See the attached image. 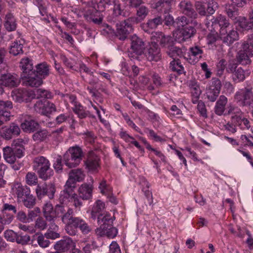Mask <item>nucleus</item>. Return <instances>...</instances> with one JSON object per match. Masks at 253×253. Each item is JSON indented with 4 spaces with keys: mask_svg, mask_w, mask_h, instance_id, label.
I'll use <instances>...</instances> for the list:
<instances>
[{
    "mask_svg": "<svg viewBox=\"0 0 253 253\" xmlns=\"http://www.w3.org/2000/svg\"><path fill=\"white\" fill-rule=\"evenodd\" d=\"M82 70L87 74L85 79L84 76H82V78L90 85V86H88L87 87V90L88 91L89 93L91 94L93 97L97 100L99 99V101L101 102L102 100L101 92L107 93L106 89L102 84H98L97 81L94 79L93 72L84 64L80 65V71L81 72Z\"/></svg>",
    "mask_w": 253,
    "mask_h": 253,
    "instance_id": "obj_1",
    "label": "nucleus"
},
{
    "mask_svg": "<svg viewBox=\"0 0 253 253\" xmlns=\"http://www.w3.org/2000/svg\"><path fill=\"white\" fill-rule=\"evenodd\" d=\"M50 163L48 159L43 156L35 158L33 161V169L43 180H46L53 175V171L50 168Z\"/></svg>",
    "mask_w": 253,
    "mask_h": 253,
    "instance_id": "obj_2",
    "label": "nucleus"
},
{
    "mask_svg": "<svg viewBox=\"0 0 253 253\" xmlns=\"http://www.w3.org/2000/svg\"><path fill=\"white\" fill-rule=\"evenodd\" d=\"M83 155L80 147L77 146L72 147L63 155V161L68 167L72 168L79 165Z\"/></svg>",
    "mask_w": 253,
    "mask_h": 253,
    "instance_id": "obj_3",
    "label": "nucleus"
},
{
    "mask_svg": "<svg viewBox=\"0 0 253 253\" xmlns=\"http://www.w3.org/2000/svg\"><path fill=\"white\" fill-rule=\"evenodd\" d=\"M253 88L247 86L237 92L235 98L238 101H241L242 105L249 107L253 104Z\"/></svg>",
    "mask_w": 253,
    "mask_h": 253,
    "instance_id": "obj_4",
    "label": "nucleus"
},
{
    "mask_svg": "<svg viewBox=\"0 0 253 253\" xmlns=\"http://www.w3.org/2000/svg\"><path fill=\"white\" fill-rule=\"evenodd\" d=\"M226 70L227 72L232 74V80L235 83L243 82L248 76L246 70L241 67H238L237 64L234 63H230Z\"/></svg>",
    "mask_w": 253,
    "mask_h": 253,
    "instance_id": "obj_5",
    "label": "nucleus"
},
{
    "mask_svg": "<svg viewBox=\"0 0 253 253\" xmlns=\"http://www.w3.org/2000/svg\"><path fill=\"white\" fill-rule=\"evenodd\" d=\"M13 107L10 101H0V126L9 121L12 116L10 112Z\"/></svg>",
    "mask_w": 253,
    "mask_h": 253,
    "instance_id": "obj_6",
    "label": "nucleus"
},
{
    "mask_svg": "<svg viewBox=\"0 0 253 253\" xmlns=\"http://www.w3.org/2000/svg\"><path fill=\"white\" fill-rule=\"evenodd\" d=\"M103 10V9L96 10L95 8H89L85 10L84 17L88 22H92L95 24H100L103 20V16L100 11Z\"/></svg>",
    "mask_w": 253,
    "mask_h": 253,
    "instance_id": "obj_7",
    "label": "nucleus"
},
{
    "mask_svg": "<svg viewBox=\"0 0 253 253\" xmlns=\"http://www.w3.org/2000/svg\"><path fill=\"white\" fill-rule=\"evenodd\" d=\"M219 38L222 42L230 45L239 39V35L236 30L228 28L227 30L222 29L220 31Z\"/></svg>",
    "mask_w": 253,
    "mask_h": 253,
    "instance_id": "obj_8",
    "label": "nucleus"
},
{
    "mask_svg": "<svg viewBox=\"0 0 253 253\" xmlns=\"http://www.w3.org/2000/svg\"><path fill=\"white\" fill-rule=\"evenodd\" d=\"M20 129L18 125L12 123L7 126L2 127L0 129V135L5 140L11 139L13 136H17L20 134Z\"/></svg>",
    "mask_w": 253,
    "mask_h": 253,
    "instance_id": "obj_9",
    "label": "nucleus"
},
{
    "mask_svg": "<svg viewBox=\"0 0 253 253\" xmlns=\"http://www.w3.org/2000/svg\"><path fill=\"white\" fill-rule=\"evenodd\" d=\"M133 30V27L129 26L125 20L116 24V35L120 40H125Z\"/></svg>",
    "mask_w": 253,
    "mask_h": 253,
    "instance_id": "obj_10",
    "label": "nucleus"
},
{
    "mask_svg": "<svg viewBox=\"0 0 253 253\" xmlns=\"http://www.w3.org/2000/svg\"><path fill=\"white\" fill-rule=\"evenodd\" d=\"M23 78L24 80L23 83L26 86L38 87L43 83L42 78L39 77L35 73V71L33 73L24 75Z\"/></svg>",
    "mask_w": 253,
    "mask_h": 253,
    "instance_id": "obj_11",
    "label": "nucleus"
},
{
    "mask_svg": "<svg viewBox=\"0 0 253 253\" xmlns=\"http://www.w3.org/2000/svg\"><path fill=\"white\" fill-rule=\"evenodd\" d=\"M145 55L150 61H158L161 57L160 48L156 42H152L146 50Z\"/></svg>",
    "mask_w": 253,
    "mask_h": 253,
    "instance_id": "obj_12",
    "label": "nucleus"
},
{
    "mask_svg": "<svg viewBox=\"0 0 253 253\" xmlns=\"http://www.w3.org/2000/svg\"><path fill=\"white\" fill-rule=\"evenodd\" d=\"M75 247V243L69 237H65L57 241L54 245L55 250H59L62 253H65Z\"/></svg>",
    "mask_w": 253,
    "mask_h": 253,
    "instance_id": "obj_13",
    "label": "nucleus"
},
{
    "mask_svg": "<svg viewBox=\"0 0 253 253\" xmlns=\"http://www.w3.org/2000/svg\"><path fill=\"white\" fill-rule=\"evenodd\" d=\"M0 82L2 85L8 87H16L20 84L17 76L9 73L1 74Z\"/></svg>",
    "mask_w": 253,
    "mask_h": 253,
    "instance_id": "obj_14",
    "label": "nucleus"
},
{
    "mask_svg": "<svg viewBox=\"0 0 253 253\" xmlns=\"http://www.w3.org/2000/svg\"><path fill=\"white\" fill-rule=\"evenodd\" d=\"M179 7L185 15L192 19H197L198 14L193 7V5L190 1L183 0L179 3Z\"/></svg>",
    "mask_w": 253,
    "mask_h": 253,
    "instance_id": "obj_15",
    "label": "nucleus"
},
{
    "mask_svg": "<svg viewBox=\"0 0 253 253\" xmlns=\"http://www.w3.org/2000/svg\"><path fill=\"white\" fill-rule=\"evenodd\" d=\"M211 26L214 30H219V32L222 29L227 30L229 27L230 24L225 16L219 15L215 17H213L211 20Z\"/></svg>",
    "mask_w": 253,
    "mask_h": 253,
    "instance_id": "obj_16",
    "label": "nucleus"
},
{
    "mask_svg": "<svg viewBox=\"0 0 253 253\" xmlns=\"http://www.w3.org/2000/svg\"><path fill=\"white\" fill-rule=\"evenodd\" d=\"M198 23L195 19H192L188 17L186 15H181L178 16L175 19V28L180 29L189 25H198Z\"/></svg>",
    "mask_w": 253,
    "mask_h": 253,
    "instance_id": "obj_17",
    "label": "nucleus"
},
{
    "mask_svg": "<svg viewBox=\"0 0 253 253\" xmlns=\"http://www.w3.org/2000/svg\"><path fill=\"white\" fill-rule=\"evenodd\" d=\"M131 48L133 52L138 54H142L144 52L145 44L144 42L136 35L131 38Z\"/></svg>",
    "mask_w": 253,
    "mask_h": 253,
    "instance_id": "obj_18",
    "label": "nucleus"
},
{
    "mask_svg": "<svg viewBox=\"0 0 253 253\" xmlns=\"http://www.w3.org/2000/svg\"><path fill=\"white\" fill-rule=\"evenodd\" d=\"M95 233L98 236L106 235L109 238H113L116 236L118 230L112 226H107L106 228H104V226H101L95 229Z\"/></svg>",
    "mask_w": 253,
    "mask_h": 253,
    "instance_id": "obj_19",
    "label": "nucleus"
},
{
    "mask_svg": "<svg viewBox=\"0 0 253 253\" xmlns=\"http://www.w3.org/2000/svg\"><path fill=\"white\" fill-rule=\"evenodd\" d=\"M242 116L237 115L231 116L230 120L224 126L225 129L232 133L237 132V126H241L242 125Z\"/></svg>",
    "mask_w": 253,
    "mask_h": 253,
    "instance_id": "obj_20",
    "label": "nucleus"
},
{
    "mask_svg": "<svg viewBox=\"0 0 253 253\" xmlns=\"http://www.w3.org/2000/svg\"><path fill=\"white\" fill-rule=\"evenodd\" d=\"M12 190L13 193L16 194L18 198H23L28 193H30L29 188L23 186L20 183H14L12 187Z\"/></svg>",
    "mask_w": 253,
    "mask_h": 253,
    "instance_id": "obj_21",
    "label": "nucleus"
},
{
    "mask_svg": "<svg viewBox=\"0 0 253 253\" xmlns=\"http://www.w3.org/2000/svg\"><path fill=\"white\" fill-rule=\"evenodd\" d=\"M99 157L93 153H90L85 163L87 168L91 170H96L99 167Z\"/></svg>",
    "mask_w": 253,
    "mask_h": 253,
    "instance_id": "obj_22",
    "label": "nucleus"
},
{
    "mask_svg": "<svg viewBox=\"0 0 253 253\" xmlns=\"http://www.w3.org/2000/svg\"><path fill=\"white\" fill-rule=\"evenodd\" d=\"M153 8L167 14L171 9V2L169 0H160L153 5Z\"/></svg>",
    "mask_w": 253,
    "mask_h": 253,
    "instance_id": "obj_23",
    "label": "nucleus"
},
{
    "mask_svg": "<svg viewBox=\"0 0 253 253\" xmlns=\"http://www.w3.org/2000/svg\"><path fill=\"white\" fill-rule=\"evenodd\" d=\"M39 124L32 119L26 120L21 125L22 129L25 132H33L39 128Z\"/></svg>",
    "mask_w": 253,
    "mask_h": 253,
    "instance_id": "obj_24",
    "label": "nucleus"
},
{
    "mask_svg": "<svg viewBox=\"0 0 253 253\" xmlns=\"http://www.w3.org/2000/svg\"><path fill=\"white\" fill-rule=\"evenodd\" d=\"M79 196L83 200L89 199L92 195V188L87 184H84L79 188Z\"/></svg>",
    "mask_w": 253,
    "mask_h": 253,
    "instance_id": "obj_25",
    "label": "nucleus"
},
{
    "mask_svg": "<svg viewBox=\"0 0 253 253\" xmlns=\"http://www.w3.org/2000/svg\"><path fill=\"white\" fill-rule=\"evenodd\" d=\"M2 151L3 158L6 162L13 164L15 162L16 157L11 147L6 146L2 149Z\"/></svg>",
    "mask_w": 253,
    "mask_h": 253,
    "instance_id": "obj_26",
    "label": "nucleus"
},
{
    "mask_svg": "<svg viewBox=\"0 0 253 253\" xmlns=\"http://www.w3.org/2000/svg\"><path fill=\"white\" fill-rule=\"evenodd\" d=\"M225 10L228 16L232 20L235 21V22L238 21V9L234 5L229 3L226 4L225 5Z\"/></svg>",
    "mask_w": 253,
    "mask_h": 253,
    "instance_id": "obj_27",
    "label": "nucleus"
},
{
    "mask_svg": "<svg viewBox=\"0 0 253 253\" xmlns=\"http://www.w3.org/2000/svg\"><path fill=\"white\" fill-rule=\"evenodd\" d=\"M58 227L55 223L49 224L47 232L44 234L46 239L55 240L60 237V234L57 232Z\"/></svg>",
    "mask_w": 253,
    "mask_h": 253,
    "instance_id": "obj_28",
    "label": "nucleus"
},
{
    "mask_svg": "<svg viewBox=\"0 0 253 253\" xmlns=\"http://www.w3.org/2000/svg\"><path fill=\"white\" fill-rule=\"evenodd\" d=\"M4 27L8 31H13L16 30V21L12 13H8L5 15Z\"/></svg>",
    "mask_w": 253,
    "mask_h": 253,
    "instance_id": "obj_29",
    "label": "nucleus"
},
{
    "mask_svg": "<svg viewBox=\"0 0 253 253\" xmlns=\"http://www.w3.org/2000/svg\"><path fill=\"white\" fill-rule=\"evenodd\" d=\"M227 102V98L224 95H221L216 103L215 113L218 115H221L225 111V105Z\"/></svg>",
    "mask_w": 253,
    "mask_h": 253,
    "instance_id": "obj_30",
    "label": "nucleus"
},
{
    "mask_svg": "<svg viewBox=\"0 0 253 253\" xmlns=\"http://www.w3.org/2000/svg\"><path fill=\"white\" fill-rule=\"evenodd\" d=\"M78 228H79L78 219H75L71 222L66 224L65 229L68 235L75 236L78 232Z\"/></svg>",
    "mask_w": 253,
    "mask_h": 253,
    "instance_id": "obj_31",
    "label": "nucleus"
},
{
    "mask_svg": "<svg viewBox=\"0 0 253 253\" xmlns=\"http://www.w3.org/2000/svg\"><path fill=\"white\" fill-rule=\"evenodd\" d=\"M11 96L14 100L21 102L26 99L27 92L26 90L18 88L13 90L11 92Z\"/></svg>",
    "mask_w": 253,
    "mask_h": 253,
    "instance_id": "obj_32",
    "label": "nucleus"
},
{
    "mask_svg": "<svg viewBox=\"0 0 253 253\" xmlns=\"http://www.w3.org/2000/svg\"><path fill=\"white\" fill-rule=\"evenodd\" d=\"M115 219V217H112L110 214H106L103 215L100 214L98 216V222L100 225V226H103L104 228L107 226H111Z\"/></svg>",
    "mask_w": 253,
    "mask_h": 253,
    "instance_id": "obj_33",
    "label": "nucleus"
},
{
    "mask_svg": "<svg viewBox=\"0 0 253 253\" xmlns=\"http://www.w3.org/2000/svg\"><path fill=\"white\" fill-rule=\"evenodd\" d=\"M167 53L171 58L177 59V57L183 56L182 49L174 45V42L166 50Z\"/></svg>",
    "mask_w": 253,
    "mask_h": 253,
    "instance_id": "obj_34",
    "label": "nucleus"
},
{
    "mask_svg": "<svg viewBox=\"0 0 253 253\" xmlns=\"http://www.w3.org/2000/svg\"><path fill=\"white\" fill-rule=\"evenodd\" d=\"M20 64L24 73L23 76L35 71V70H33V64L29 58L22 59L20 62Z\"/></svg>",
    "mask_w": 253,
    "mask_h": 253,
    "instance_id": "obj_35",
    "label": "nucleus"
},
{
    "mask_svg": "<svg viewBox=\"0 0 253 253\" xmlns=\"http://www.w3.org/2000/svg\"><path fill=\"white\" fill-rule=\"evenodd\" d=\"M36 74L43 78L49 75V67L48 65L45 63H42L36 66Z\"/></svg>",
    "mask_w": 253,
    "mask_h": 253,
    "instance_id": "obj_36",
    "label": "nucleus"
},
{
    "mask_svg": "<svg viewBox=\"0 0 253 253\" xmlns=\"http://www.w3.org/2000/svg\"><path fill=\"white\" fill-rule=\"evenodd\" d=\"M74 193L63 189L60 193L59 201L61 204H67L72 199Z\"/></svg>",
    "mask_w": 253,
    "mask_h": 253,
    "instance_id": "obj_37",
    "label": "nucleus"
},
{
    "mask_svg": "<svg viewBox=\"0 0 253 253\" xmlns=\"http://www.w3.org/2000/svg\"><path fill=\"white\" fill-rule=\"evenodd\" d=\"M250 56H251L246 52L240 50L237 54L236 58L240 64L246 65L250 64L251 62Z\"/></svg>",
    "mask_w": 253,
    "mask_h": 253,
    "instance_id": "obj_38",
    "label": "nucleus"
},
{
    "mask_svg": "<svg viewBox=\"0 0 253 253\" xmlns=\"http://www.w3.org/2000/svg\"><path fill=\"white\" fill-rule=\"evenodd\" d=\"M114 6L113 8V15L115 17L119 16H125L124 9L123 8L121 3L119 0H114Z\"/></svg>",
    "mask_w": 253,
    "mask_h": 253,
    "instance_id": "obj_39",
    "label": "nucleus"
},
{
    "mask_svg": "<svg viewBox=\"0 0 253 253\" xmlns=\"http://www.w3.org/2000/svg\"><path fill=\"white\" fill-rule=\"evenodd\" d=\"M84 176L83 171L79 169H72L69 173V177L76 182L82 181Z\"/></svg>",
    "mask_w": 253,
    "mask_h": 253,
    "instance_id": "obj_40",
    "label": "nucleus"
},
{
    "mask_svg": "<svg viewBox=\"0 0 253 253\" xmlns=\"http://www.w3.org/2000/svg\"><path fill=\"white\" fill-rule=\"evenodd\" d=\"M189 86L190 88L192 96H200L201 94L199 85L195 80H191L189 82Z\"/></svg>",
    "mask_w": 253,
    "mask_h": 253,
    "instance_id": "obj_41",
    "label": "nucleus"
},
{
    "mask_svg": "<svg viewBox=\"0 0 253 253\" xmlns=\"http://www.w3.org/2000/svg\"><path fill=\"white\" fill-rule=\"evenodd\" d=\"M163 22V18L161 16H157L153 19L147 21V26L151 29H155L157 27L162 25Z\"/></svg>",
    "mask_w": 253,
    "mask_h": 253,
    "instance_id": "obj_42",
    "label": "nucleus"
},
{
    "mask_svg": "<svg viewBox=\"0 0 253 253\" xmlns=\"http://www.w3.org/2000/svg\"><path fill=\"white\" fill-rule=\"evenodd\" d=\"M79 228L84 235L89 234L92 231V228L83 219L79 218Z\"/></svg>",
    "mask_w": 253,
    "mask_h": 253,
    "instance_id": "obj_43",
    "label": "nucleus"
},
{
    "mask_svg": "<svg viewBox=\"0 0 253 253\" xmlns=\"http://www.w3.org/2000/svg\"><path fill=\"white\" fill-rule=\"evenodd\" d=\"M35 236L37 237L38 244L41 247L45 248L49 246L50 242L48 239L46 238L45 234L40 233L36 234Z\"/></svg>",
    "mask_w": 253,
    "mask_h": 253,
    "instance_id": "obj_44",
    "label": "nucleus"
},
{
    "mask_svg": "<svg viewBox=\"0 0 253 253\" xmlns=\"http://www.w3.org/2000/svg\"><path fill=\"white\" fill-rule=\"evenodd\" d=\"M196 25H189L186 27L182 28L181 31V34L185 39H188L193 36L196 32L194 26Z\"/></svg>",
    "mask_w": 253,
    "mask_h": 253,
    "instance_id": "obj_45",
    "label": "nucleus"
},
{
    "mask_svg": "<svg viewBox=\"0 0 253 253\" xmlns=\"http://www.w3.org/2000/svg\"><path fill=\"white\" fill-rule=\"evenodd\" d=\"M73 210L71 208H68L65 213L62 215L61 220L63 223L67 224L71 222V221L75 219H79V217L73 216Z\"/></svg>",
    "mask_w": 253,
    "mask_h": 253,
    "instance_id": "obj_46",
    "label": "nucleus"
},
{
    "mask_svg": "<svg viewBox=\"0 0 253 253\" xmlns=\"http://www.w3.org/2000/svg\"><path fill=\"white\" fill-rule=\"evenodd\" d=\"M170 68L172 71L177 72L178 74H181L184 72V68L178 59H174L170 62Z\"/></svg>",
    "mask_w": 253,
    "mask_h": 253,
    "instance_id": "obj_47",
    "label": "nucleus"
},
{
    "mask_svg": "<svg viewBox=\"0 0 253 253\" xmlns=\"http://www.w3.org/2000/svg\"><path fill=\"white\" fill-rule=\"evenodd\" d=\"M23 45L19 43L17 41L14 42L10 46L9 53L14 56L23 53Z\"/></svg>",
    "mask_w": 253,
    "mask_h": 253,
    "instance_id": "obj_48",
    "label": "nucleus"
},
{
    "mask_svg": "<svg viewBox=\"0 0 253 253\" xmlns=\"http://www.w3.org/2000/svg\"><path fill=\"white\" fill-rule=\"evenodd\" d=\"M105 208V204L101 200H97L93 206L91 211V217L95 218V214L99 213Z\"/></svg>",
    "mask_w": 253,
    "mask_h": 253,
    "instance_id": "obj_49",
    "label": "nucleus"
},
{
    "mask_svg": "<svg viewBox=\"0 0 253 253\" xmlns=\"http://www.w3.org/2000/svg\"><path fill=\"white\" fill-rule=\"evenodd\" d=\"M23 198L22 202L26 207L31 208L35 205V198L32 195L30 194V193Z\"/></svg>",
    "mask_w": 253,
    "mask_h": 253,
    "instance_id": "obj_50",
    "label": "nucleus"
},
{
    "mask_svg": "<svg viewBox=\"0 0 253 253\" xmlns=\"http://www.w3.org/2000/svg\"><path fill=\"white\" fill-rule=\"evenodd\" d=\"M47 136V132L45 130H41L36 132L33 135V138L35 141L41 142L44 141Z\"/></svg>",
    "mask_w": 253,
    "mask_h": 253,
    "instance_id": "obj_51",
    "label": "nucleus"
},
{
    "mask_svg": "<svg viewBox=\"0 0 253 253\" xmlns=\"http://www.w3.org/2000/svg\"><path fill=\"white\" fill-rule=\"evenodd\" d=\"M13 219V215H7L1 217L0 215V233L4 229V225L9 224Z\"/></svg>",
    "mask_w": 253,
    "mask_h": 253,
    "instance_id": "obj_52",
    "label": "nucleus"
},
{
    "mask_svg": "<svg viewBox=\"0 0 253 253\" xmlns=\"http://www.w3.org/2000/svg\"><path fill=\"white\" fill-rule=\"evenodd\" d=\"M149 10L148 7L144 5H141L136 10V15L141 21H143L148 15Z\"/></svg>",
    "mask_w": 253,
    "mask_h": 253,
    "instance_id": "obj_53",
    "label": "nucleus"
},
{
    "mask_svg": "<svg viewBox=\"0 0 253 253\" xmlns=\"http://www.w3.org/2000/svg\"><path fill=\"white\" fill-rule=\"evenodd\" d=\"M239 25L243 29L249 30L253 27V20L249 22L247 19L242 18L238 19Z\"/></svg>",
    "mask_w": 253,
    "mask_h": 253,
    "instance_id": "obj_54",
    "label": "nucleus"
},
{
    "mask_svg": "<svg viewBox=\"0 0 253 253\" xmlns=\"http://www.w3.org/2000/svg\"><path fill=\"white\" fill-rule=\"evenodd\" d=\"M26 183L29 185H36L38 183V177L34 172H28L26 176Z\"/></svg>",
    "mask_w": 253,
    "mask_h": 253,
    "instance_id": "obj_55",
    "label": "nucleus"
},
{
    "mask_svg": "<svg viewBox=\"0 0 253 253\" xmlns=\"http://www.w3.org/2000/svg\"><path fill=\"white\" fill-rule=\"evenodd\" d=\"M174 43L173 38L170 36L165 35L162 41L160 42V45L166 48V50Z\"/></svg>",
    "mask_w": 253,
    "mask_h": 253,
    "instance_id": "obj_56",
    "label": "nucleus"
},
{
    "mask_svg": "<svg viewBox=\"0 0 253 253\" xmlns=\"http://www.w3.org/2000/svg\"><path fill=\"white\" fill-rule=\"evenodd\" d=\"M35 95L37 96V98L42 97L49 99L52 97L51 93L50 92L42 88L37 89L35 91Z\"/></svg>",
    "mask_w": 253,
    "mask_h": 253,
    "instance_id": "obj_57",
    "label": "nucleus"
},
{
    "mask_svg": "<svg viewBox=\"0 0 253 253\" xmlns=\"http://www.w3.org/2000/svg\"><path fill=\"white\" fill-rule=\"evenodd\" d=\"M99 188L102 194L107 195V196H109L110 195L112 194V189L107 185L105 180H103L100 183Z\"/></svg>",
    "mask_w": 253,
    "mask_h": 253,
    "instance_id": "obj_58",
    "label": "nucleus"
},
{
    "mask_svg": "<svg viewBox=\"0 0 253 253\" xmlns=\"http://www.w3.org/2000/svg\"><path fill=\"white\" fill-rule=\"evenodd\" d=\"M35 227L36 229H39L40 230H43L47 228V224L46 220L42 217H39L35 221Z\"/></svg>",
    "mask_w": 253,
    "mask_h": 253,
    "instance_id": "obj_59",
    "label": "nucleus"
},
{
    "mask_svg": "<svg viewBox=\"0 0 253 253\" xmlns=\"http://www.w3.org/2000/svg\"><path fill=\"white\" fill-rule=\"evenodd\" d=\"M46 191L47 192H46L45 195H47L49 199H53L56 191L55 184L52 183L46 184Z\"/></svg>",
    "mask_w": 253,
    "mask_h": 253,
    "instance_id": "obj_60",
    "label": "nucleus"
},
{
    "mask_svg": "<svg viewBox=\"0 0 253 253\" xmlns=\"http://www.w3.org/2000/svg\"><path fill=\"white\" fill-rule=\"evenodd\" d=\"M17 235V233L12 230H7L4 233V238L8 241L11 242H14L15 241Z\"/></svg>",
    "mask_w": 253,
    "mask_h": 253,
    "instance_id": "obj_61",
    "label": "nucleus"
},
{
    "mask_svg": "<svg viewBox=\"0 0 253 253\" xmlns=\"http://www.w3.org/2000/svg\"><path fill=\"white\" fill-rule=\"evenodd\" d=\"M221 87V84L220 81L218 79L213 78L212 79L211 84L209 89L220 92Z\"/></svg>",
    "mask_w": 253,
    "mask_h": 253,
    "instance_id": "obj_62",
    "label": "nucleus"
},
{
    "mask_svg": "<svg viewBox=\"0 0 253 253\" xmlns=\"http://www.w3.org/2000/svg\"><path fill=\"white\" fill-rule=\"evenodd\" d=\"M195 8L198 13L202 16H205L206 14V11L205 5L201 1H197L195 3Z\"/></svg>",
    "mask_w": 253,
    "mask_h": 253,
    "instance_id": "obj_63",
    "label": "nucleus"
},
{
    "mask_svg": "<svg viewBox=\"0 0 253 253\" xmlns=\"http://www.w3.org/2000/svg\"><path fill=\"white\" fill-rule=\"evenodd\" d=\"M241 50L246 52L247 54H248L251 56H253V46L246 41L242 43Z\"/></svg>",
    "mask_w": 253,
    "mask_h": 253,
    "instance_id": "obj_64",
    "label": "nucleus"
}]
</instances>
